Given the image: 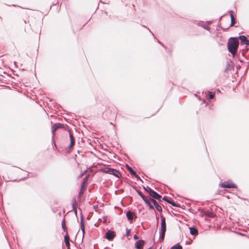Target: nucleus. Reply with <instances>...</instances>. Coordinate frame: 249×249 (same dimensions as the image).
I'll return each instance as SVG.
<instances>
[{
  "instance_id": "c756f323",
  "label": "nucleus",
  "mask_w": 249,
  "mask_h": 249,
  "mask_svg": "<svg viewBox=\"0 0 249 249\" xmlns=\"http://www.w3.org/2000/svg\"><path fill=\"white\" fill-rule=\"evenodd\" d=\"M130 233H131V230L126 228V235L127 236H128L129 235H130Z\"/></svg>"
},
{
  "instance_id": "bb28decb",
  "label": "nucleus",
  "mask_w": 249,
  "mask_h": 249,
  "mask_svg": "<svg viewBox=\"0 0 249 249\" xmlns=\"http://www.w3.org/2000/svg\"><path fill=\"white\" fill-rule=\"evenodd\" d=\"M231 25H233L235 23V19L234 18L233 15L232 13L231 14Z\"/></svg>"
},
{
  "instance_id": "e433bc0d",
  "label": "nucleus",
  "mask_w": 249,
  "mask_h": 249,
  "mask_svg": "<svg viewBox=\"0 0 249 249\" xmlns=\"http://www.w3.org/2000/svg\"><path fill=\"white\" fill-rule=\"evenodd\" d=\"M93 209L95 210V211H97V209H98V206L97 205H94Z\"/></svg>"
},
{
  "instance_id": "4be33fe9",
  "label": "nucleus",
  "mask_w": 249,
  "mask_h": 249,
  "mask_svg": "<svg viewBox=\"0 0 249 249\" xmlns=\"http://www.w3.org/2000/svg\"><path fill=\"white\" fill-rule=\"evenodd\" d=\"M142 188L143 190L148 194V195L150 193V191L153 190L148 186H145L143 185Z\"/></svg>"
},
{
  "instance_id": "6e6552de",
  "label": "nucleus",
  "mask_w": 249,
  "mask_h": 249,
  "mask_svg": "<svg viewBox=\"0 0 249 249\" xmlns=\"http://www.w3.org/2000/svg\"><path fill=\"white\" fill-rule=\"evenodd\" d=\"M149 196H151V198H153L155 200H158L159 201H161L162 197L160 195L157 193L154 190L150 191V193L149 194Z\"/></svg>"
},
{
  "instance_id": "72a5a7b5",
  "label": "nucleus",
  "mask_w": 249,
  "mask_h": 249,
  "mask_svg": "<svg viewBox=\"0 0 249 249\" xmlns=\"http://www.w3.org/2000/svg\"><path fill=\"white\" fill-rule=\"evenodd\" d=\"M74 144H72V143H71L70 144V145L68 146V148L69 149H71L72 148V147L73 146Z\"/></svg>"
},
{
  "instance_id": "6ab92c4d",
  "label": "nucleus",
  "mask_w": 249,
  "mask_h": 249,
  "mask_svg": "<svg viewBox=\"0 0 249 249\" xmlns=\"http://www.w3.org/2000/svg\"><path fill=\"white\" fill-rule=\"evenodd\" d=\"M73 203H72V209L73 211L74 212L75 214L76 215H77V203L76 201L75 198H73L72 200Z\"/></svg>"
},
{
  "instance_id": "393cba45",
  "label": "nucleus",
  "mask_w": 249,
  "mask_h": 249,
  "mask_svg": "<svg viewBox=\"0 0 249 249\" xmlns=\"http://www.w3.org/2000/svg\"><path fill=\"white\" fill-rule=\"evenodd\" d=\"M112 168H105V169H102L101 170V171L103 172V173H107V174H109L110 173V171L111 170Z\"/></svg>"
},
{
  "instance_id": "cd10ccee",
  "label": "nucleus",
  "mask_w": 249,
  "mask_h": 249,
  "mask_svg": "<svg viewBox=\"0 0 249 249\" xmlns=\"http://www.w3.org/2000/svg\"><path fill=\"white\" fill-rule=\"evenodd\" d=\"M205 214L208 216L212 217L213 215V213L212 212L208 211L206 212Z\"/></svg>"
},
{
  "instance_id": "423d86ee",
  "label": "nucleus",
  "mask_w": 249,
  "mask_h": 249,
  "mask_svg": "<svg viewBox=\"0 0 249 249\" xmlns=\"http://www.w3.org/2000/svg\"><path fill=\"white\" fill-rule=\"evenodd\" d=\"M115 232L111 231V230H109L106 232L104 237L109 241H112L115 237Z\"/></svg>"
},
{
  "instance_id": "473e14b6",
  "label": "nucleus",
  "mask_w": 249,
  "mask_h": 249,
  "mask_svg": "<svg viewBox=\"0 0 249 249\" xmlns=\"http://www.w3.org/2000/svg\"><path fill=\"white\" fill-rule=\"evenodd\" d=\"M155 215H156V220H157V227L158 226V220H159V218L157 216L158 215V213L156 212H155Z\"/></svg>"
},
{
  "instance_id": "9d476101",
  "label": "nucleus",
  "mask_w": 249,
  "mask_h": 249,
  "mask_svg": "<svg viewBox=\"0 0 249 249\" xmlns=\"http://www.w3.org/2000/svg\"><path fill=\"white\" fill-rule=\"evenodd\" d=\"M146 244V242L140 239L137 241L135 244V248L136 249H142L143 246Z\"/></svg>"
},
{
  "instance_id": "0eeeda50",
  "label": "nucleus",
  "mask_w": 249,
  "mask_h": 249,
  "mask_svg": "<svg viewBox=\"0 0 249 249\" xmlns=\"http://www.w3.org/2000/svg\"><path fill=\"white\" fill-rule=\"evenodd\" d=\"M219 186L221 188H236L237 186L236 184L232 183L229 182L228 181H225L224 182H222L219 184Z\"/></svg>"
},
{
  "instance_id": "a878e982",
  "label": "nucleus",
  "mask_w": 249,
  "mask_h": 249,
  "mask_svg": "<svg viewBox=\"0 0 249 249\" xmlns=\"http://www.w3.org/2000/svg\"><path fill=\"white\" fill-rule=\"evenodd\" d=\"M64 241L65 242L70 241V236L68 235V232H66V234L64 236Z\"/></svg>"
},
{
  "instance_id": "2f4dec72",
  "label": "nucleus",
  "mask_w": 249,
  "mask_h": 249,
  "mask_svg": "<svg viewBox=\"0 0 249 249\" xmlns=\"http://www.w3.org/2000/svg\"><path fill=\"white\" fill-rule=\"evenodd\" d=\"M65 245H66V246L67 247V249H70V241L69 242H65Z\"/></svg>"
},
{
  "instance_id": "f3484780",
  "label": "nucleus",
  "mask_w": 249,
  "mask_h": 249,
  "mask_svg": "<svg viewBox=\"0 0 249 249\" xmlns=\"http://www.w3.org/2000/svg\"><path fill=\"white\" fill-rule=\"evenodd\" d=\"M110 174L112 175L119 178L121 177V175L120 172L118 170L114 168L111 169Z\"/></svg>"
},
{
  "instance_id": "20e7f679",
  "label": "nucleus",
  "mask_w": 249,
  "mask_h": 249,
  "mask_svg": "<svg viewBox=\"0 0 249 249\" xmlns=\"http://www.w3.org/2000/svg\"><path fill=\"white\" fill-rule=\"evenodd\" d=\"M117 113L111 110H105L103 113V118L104 119L113 120L116 118Z\"/></svg>"
},
{
  "instance_id": "ddd939ff",
  "label": "nucleus",
  "mask_w": 249,
  "mask_h": 249,
  "mask_svg": "<svg viewBox=\"0 0 249 249\" xmlns=\"http://www.w3.org/2000/svg\"><path fill=\"white\" fill-rule=\"evenodd\" d=\"M143 201L149 206V208L150 210H154V206L152 204L151 201L149 199H148L144 195L143 197H142Z\"/></svg>"
},
{
  "instance_id": "2eb2a0df",
  "label": "nucleus",
  "mask_w": 249,
  "mask_h": 249,
  "mask_svg": "<svg viewBox=\"0 0 249 249\" xmlns=\"http://www.w3.org/2000/svg\"><path fill=\"white\" fill-rule=\"evenodd\" d=\"M81 219H80V229L83 232V237H84V234L85 232V222L84 221V219L83 218V216L82 214H81Z\"/></svg>"
},
{
  "instance_id": "39448f33",
  "label": "nucleus",
  "mask_w": 249,
  "mask_h": 249,
  "mask_svg": "<svg viewBox=\"0 0 249 249\" xmlns=\"http://www.w3.org/2000/svg\"><path fill=\"white\" fill-rule=\"evenodd\" d=\"M89 176V175H87L83 178V181L81 184L80 190L78 194L79 197H81L86 190Z\"/></svg>"
},
{
  "instance_id": "c85d7f7f",
  "label": "nucleus",
  "mask_w": 249,
  "mask_h": 249,
  "mask_svg": "<svg viewBox=\"0 0 249 249\" xmlns=\"http://www.w3.org/2000/svg\"><path fill=\"white\" fill-rule=\"evenodd\" d=\"M136 192L137 193V194H138V195L142 198V197H143L144 196V195H143V194L140 191H139V190H136Z\"/></svg>"
},
{
  "instance_id": "b1692460",
  "label": "nucleus",
  "mask_w": 249,
  "mask_h": 249,
  "mask_svg": "<svg viewBox=\"0 0 249 249\" xmlns=\"http://www.w3.org/2000/svg\"><path fill=\"white\" fill-rule=\"evenodd\" d=\"M208 96V99H213L214 98V93L212 92L208 91L207 92V95Z\"/></svg>"
},
{
  "instance_id": "4c0bfd02",
  "label": "nucleus",
  "mask_w": 249,
  "mask_h": 249,
  "mask_svg": "<svg viewBox=\"0 0 249 249\" xmlns=\"http://www.w3.org/2000/svg\"><path fill=\"white\" fill-rule=\"evenodd\" d=\"M204 28L205 29H207V30H209V27H208L207 26H205L204 27Z\"/></svg>"
},
{
  "instance_id": "aec40b11",
  "label": "nucleus",
  "mask_w": 249,
  "mask_h": 249,
  "mask_svg": "<svg viewBox=\"0 0 249 249\" xmlns=\"http://www.w3.org/2000/svg\"><path fill=\"white\" fill-rule=\"evenodd\" d=\"M61 225H62V228L63 229L64 231L65 232H67L68 230H67V228L66 226V222H65V220L64 218L62 220V221L61 222Z\"/></svg>"
},
{
  "instance_id": "f704fd0d",
  "label": "nucleus",
  "mask_w": 249,
  "mask_h": 249,
  "mask_svg": "<svg viewBox=\"0 0 249 249\" xmlns=\"http://www.w3.org/2000/svg\"><path fill=\"white\" fill-rule=\"evenodd\" d=\"M133 239L134 240H138L139 239V236L138 235H137V234H135L134 236H133Z\"/></svg>"
},
{
  "instance_id": "a19ab883",
  "label": "nucleus",
  "mask_w": 249,
  "mask_h": 249,
  "mask_svg": "<svg viewBox=\"0 0 249 249\" xmlns=\"http://www.w3.org/2000/svg\"><path fill=\"white\" fill-rule=\"evenodd\" d=\"M44 110L47 113V112L46 111V109H44Z\"/></svg>"
},
{
  "instance_id": "7ed1b4c3",
  "label": "nucleus",
  "mask_w": 249,
  "mask_h": 249,
  "mask_svg": "<svg viewBox=\"0 0 249 249\" xmlns=\"http://www.w3.org/2000/svg\"><path fill=\"white\" fill-rule=\"evenodd\" d=\"M161 227L160 231V239L163 241L166 231V224L165 217L162 215L160 216Z\"/></svg>"
},
{
  "instance_id": "1a4fd4ad",
  "label": "nucleus",
  "mask_w": 249,
  "mask_h": 249,
  "mask_svg": "<svg viewBox=\"0 0 249 249\" xmlns=\"http://www.w3.org/2000/svg\"><path fill=\"white\" fill-rule=\"evenodd\" d=\"M126 168L127 170L129 171L130 174L133 177H135L137 180H140L141 181H142V180L141 179L140 177L137 174L136 172L128 165L126 164Z\"/></svg>"
},
{
  "instance_id": "5701e85b",
  "label": "nucleus",
  "mask_w": 249,
  "mask_h": 249,
  "mask_svg": "<svg viewBox=\"0 0 249 249\" xmlns=\"http://www.w3.org/2000/svg\"><path fill=\"white\" fill-rule=\"evenodd\" d=\"M239 39L241 40L242 43H244V44H245V43L247 42V41H248L246 36H239Z\"/></svg>"
},
{
  "instance_id": "58836bf2",
  "label": "nucleus",
  "mask_w": 249,
  "mask_h": 249,
  "mask_svg": "<svg viewBox=\"0 0 249 249\" xmlns=\"http://www.w3.org/2000/svg\"><path fill=\"white\" fill-rule=\"evenodd\" d=\"M245 44H247V45H249V40L247 41V42L245 43Z\"/></svg>"
},
{
  "instance_id": "f03ea898",
  "label": "nucleus",
  "mask_w": 249,
  "mask_h": 249,
  "mask_svg": "<svg viewBox=\"0 0 249 249\" xmlns=\"http://www.w3.org/2000/svg\"><path fill=\"white\" fill-rule=\"evenodd\" d=\"M51 123L53 124L52 122H51ZM59 128H63L65 130L68 131V128H69V127L68 125H65L63 124L55 123V124H52V142L53 143L54 146H56L55 141H54V136L55 135V132Z\"/></svg>"
},
{
  "instance_id": "c9c22d12",
  "label": "nucleus",
  "mask_w": 249,
  "mask_h": 249,
  "mask_svg": "<svg viewBox=\"0 0 249 249\" xmlns=\"http://www.w3.org/2000/svg\"><path fill=\"white\" fill-rule=\"evenodd\" d=\"M157 111H154L153 113H152L149 116H147V117H145V118H149V117H150L151 116H153L154 115H155V114L157 113Z\"/></svg>"
},
{
  "instance_id": "7c9ffc66",
  "label": "nucleus",
  "mask_w": 249,
  "mask_h": 249,
  "mask_svg": "<svg viewBox=\"0 0 249 249\" xmlns=\"http://www.w3.org/2000/svg\"><path fill=\"white\" fill-rule=\"evenodd\" d=\"M87 172V170L84 171L83 172H82L80 175L79 176V178H81Z\"/></svg>"
},
{
  "instance_id": "f8f14e48",
  "label": "nucleus",
  "mask_w": 249,
  "mask_h": 249,
  "mask_svg": "<svg viewBox=\"0 0 249 249\" xmlns=\"http://www.w3.org/2000/svg\"><path fill=\"white\" fill-rule=\"evenodd\" d=\"M126 216L128 220L129 221L130 223H132L133 219L134 217H136L134 213L130 210L127 211L126 213Z\"/></svg>"
},
{
  "instance_id": "412c9836",
  "label": "nucleus",
  "mask_w": 249,
  "mask_h": 249,
  "mask_svg": "<svg viewBox=\"0 0 249 249\" xmlns=\"http://www.w3.org/2000/svg\"><path fill=\"white\" fill-rule=\"evenodd\" d=\"M170 249H182V246L179 243H177L176 245L173 246Z\"/></svg>"
},
{
  "instance_id": "f257e3e1",
  "label": "nucleus",
  "mask_w": 249,
  "mask_h": 249,
  "mask_svg": "<svg viewBox=\"0 0 249 249\" xmlns=\"http://www.w3.org/2000/svg\"><path fill=\"white\" fill-rule=\"evenodd\" d=\"M239 45V41L236 38H231L228 43L229 51L234 56L236 52Z\"/></svg>"
},
{
  "instance_id": "a211bd4d",
  "label": "nucleus",
  "mask_w": 249,
  "mask_h": 249,
  "mask_svg": "<svg viewBox=\"0 0 249 249\" xmlns=\"http://www.w3.org/2000/svg\"><path fill=\"white\" fill-rule=\"evenodd\" d=\"M68 131L69 133V137L70 139V143L75 144V138L73 137L72 133H71V130L69 128H68Z\"/></svg>"
},
{
  "instance_id": "ea45409f",
  "label": "nucleus",
  "mask_w": 249,
  "mask_h": 249,
  "mask_svg": "<svg viewBox=\"0 0 249 249\" xmlns=\"http://www.w3.org/2000/svg\"><path fill=\"white\" fill-rule=\"evenodd\" d=\"M29 174V173H28V174H27V177H25L24 178H23V179H25L26 178H27L28 177Z\"/></svg>"
},
{
  "instance_id": "4468645a",
  "label": "nucleus",
  "mask_w": 249,
  "mask_h": 249,
  "mask_svg": "<svg viewBox=\"0 0 249 249\" xmlns=\"http://www.w3.org/2000/svg\"><path fill=\"white\" fill-rule=\"evenodd\" d=\"M150 201L153 203V205H154L155 208L158 211H159L160 212H161L162 211V208L161 207L158 203L157 201L153 199V198H150Z\"/></svg>"
},
{
  "instance_id": "9b49d317",
  "label": "nucleus",
  "mask_w": 249,
  "mask_h": 249,
  "mask_svg": "<svg viewBox=\"0 0 249 249\" xmlns=\"http://www.w3.org/2000/svg\"><path fill=\"white\" fill-rule=\"evenodd\" d=\"M164 201H166L168 203L171 204L172 206L175 207H178L179 204L176 203L174 200L168 199L167 196H164L162 198V199Z\"/></svg>"
},
{
  "instance_id": "dca6fc26",
  "label": "nucleus",
  "mask_w": 249,
  "mask_h": 249,
  "mask_svg": "<svg viewBox=\"0 0 249 249\" xmlns=\"http://www.w3.org/2000/svg\"><path fill=\"white\" fill-rule=\"evenodd\" d=\"M190 233L191 235L196 236L198 234V231L195 226L189 227Z\"/></svg>"
}]
</instances>
